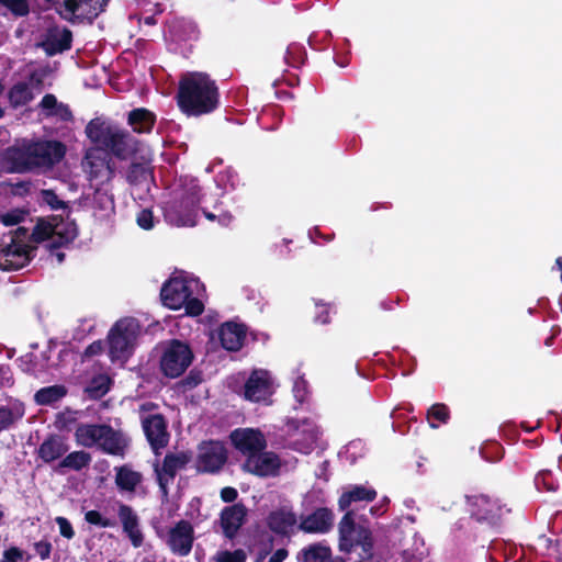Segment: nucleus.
<instances>
[{
  "label": "nucleus",
  "mask_w": 562,
  "mask_h": 562,
  "mask_svg": "<svg viewBox=\"0 0 562 562\" xmlns=\"http://www.w3.org/2000/svg\"><path fill=\"white\" fill-rule=\"evenodd\" d=\"M23 416L24 406L22 404L13 407L0 406V432L11 428Z\"/></svg>",
  "instance_id": "nucleus-37"
},
{
  "label": "nucleus",
  "mask_w": 562,
  "mask_h": 562,
  "mask_svg": "<svg viewBox=\"0 0 562 562\" xmlns=\"http://www.w3.org/2000/svg\"><path fill=\"white\" fill-rule=\"evenodd\" d=\"M201 187L196 179H186L175 198L167 202L164 214L167 222L176 226H195Z\"/></svg>",
  "instance_id": "nucleus-5"
},
{
  "label": "nucleus",
  "mask_w": 562,
  "mask_h": 562,
  "mask_svg": "<svg viewBox=\"0 0 562 562\" xmlns=\"http://www.w3.org/2000/svg\"><path fill=\"white\" fill-rule=\"evenodd\" d=\"M18 367L27 374H35L37 370L36 356L32 352H27L16 359Z\"/></svg>",
  "instance_id": "nucleus-50"
},
{
  "label": "nucleus",
  "mask_w": 562,
  "mask_h": 562,
  "mask_svg": "<svg viewBox=\"0 0 562 562\" xmlns=\"http://www.w3.org/2000/svg\"><path fill=\"white\" fill-rule=\"evenodd\" d=\"M86 134L94 148L120 160L128 159L138 150V142L128 131L99 117L87 124Z\"/></svg>",
  "instance_id": "nucleus-3"
},
{
  "label": "nucleus",
  "mask_w": 562,
  "mask_h": 562,
  "mask_svg": "<svg viewBox=\"0 0 562 562\" xmlns=\"http://www.w3.org/2000/svg\"><path fill=\"white\" fill-rule=\"evenodd\" d=\"M27 236H29V229L23 226H19L16 229L10 232V234L8 235V238H9V241L14 240L18 244H27L26 243Z\"/></svg>",
  "instance_id": "nucleus-58"
},
{
  "label": "nucleus",
  "mask_w": 562,
  "mask_h": 562,
  "mask_svg": "<svg viewBox=\"0 0 562 562\" xmlns=\"http://www.w3.org/2000/svg\"><path fill=\"white\" fill-rule=\"evenodd\" d=\"M108 3L109 0H64L56 11L63 20L71 24L81 23L86 19L92 23Z\"/></svg>",
  "instance_id": "nucleus-10"
},
{
  "label": "nucleus",
  "mask_w": 562,
  "mask_h": 562,
  "mask_svg": "<svg viewBox=\"0 0 562 562\" xmlns=\"http://www.w3.org/2000/svg\"><path fill=\"white\" fill-rule=\"evenodd\" d=\"M229 439L235 449L247 458L267 448L266 437L259 429L237 428L231 432Z\"/></svg>",
  "instance_id": "nucleus-15"
},
{
  "label": "nucleus",
  "mask_w": 562,
  "mask_h": 562,
  "mask_svg": "<svg viewBox=\"0 0 562 562\" xmlns=\"http://www.w3.org/2000/svg\"><path fill=\"white\" fill-rule=\"evenodd\" d=\"M26 212L20 209L11 210L0 216V221L5 226L18 225L23 222Z\"/></svg>",
  "instance_id": "nucleus-51"
},
{
  "label": "nucleus",
  "mask_w": 562,
  "mask_h": 562,
  "mask_svg": "<svg viewBox=\"0 0 562 562\" xmlns=\"http://www.w3.org/2000/svg\"><path fill=\"white\" fill-rule=\"evenodd\" d=\"M29 81H19L14 83L8 91V101L12 109H19L29 104L34 99L31 83L41 89L43 86V77L37 71H32Z\"/></svg>",
  "instance_id": "nucleus-23"
},
{
  "label": "nucleus",
  "mask_w": 562,
  "mask_h": 562,
  "mask_svg": "<svg viewBox=\"0 0 562 562\" xmlns=\"http://www.w3.org/2000/svg\"><path fill=\"white\" fill-rule=\"evenodd\" d=\"M46 116H55L63 122H70L74 119L72 112L68 104L59 102L56 109L52 112H46Z\"/></svg>",
  "instance_id": "nucleus-54"
},
{
  "label": "nucleus",
  "mask_w": 562,
  "mask_h": 562,
  "mask_svg": "<svg viewBox=\"0 0 562 562\" xmlns=\"http://www.w3.org/2000/svg\"><path fill=\"white\" fill-rule=\"evenodd\" d=\"M228 459L225 443L220 440H203L198 445L196 470L203 473L220 472Z\"/></svg>",
  "instance_id": "nucleus-11"
},
{
  "label": "nucleus",
  "mask_w": 562,
  "mask_h": 562,
  "mask_svg": "<svg viewBox=\"0 0 562 562\" xmlns=\"http://www.w3.org/2000/svg\"><path fill=\"white\" fill-rule=\"evenodd\" d=\"M117 515L124 533L134 548H139L144 542V535L139 528V518L133 508L126 504L119 505Z\"/></svg>",
  "instance_id": "nucleus-26"
},
{
  "label": "nucleus",
  "mask_w": 562,
  "mask_h": 562,
  "mask_svg": "<svg viewBox=\"0 0 562 562\" xmlns=\"http://www.w3.org/2000/svg\"><path fill=\"white\" fill-rule=\"evenodd\" d=\"M305 59L306 50L302 45L297 43H292L288 46L284 55V60L289 66L299 68L304 64Z\"/></svg>",
  "instance_id": "nucleus-39"
},
{
  "label": "nucleus",
  "mask_w": 562,
  "mask_h": 562,
  "mask_svg": "<svg viewBox=\"0 0 562 562\" xmlns=\"http://www.w3.org/2000/svg\"><path fill=\"white\" fill-rule=\"evenodd\" d=\"M301 562H346L341 557H334L331 549L321 542L312 543L300 551Z\"/></svg>",
  "instance_id": "nucleus-31"
},
{
  "label": "nucleus",
  "mask_w": 562,
  "mask_h": 562,
  "mask_svg": "<svg viewBox=\"0 0 562 562\" xmlns=\"http://www.w3.org/2000/svg\"><path fill=\"white\" fill-rule=\"evenodd\" d=\"M147 170L143 164L133 162L126 171V180L131 184H136L146 178Z\"/></svg>",
  "instance_id": "nucleus-48"
},
{
  "label": "nucleus",
  "mask_w": 562,
  "mask_h": 562,
  "mask_svg": "<svg viewBox=\"0 0 562 562\" xmlns=\"http://www.w3.org/2000/svg\"><path fill=\"white\" fill-rule=\"evenodd\" d=\"M140 330V325L133 317L119 319L108 335L109 355L114 360L130 357Z\"/></svg>",
  "instance_id": "nucleus-7"
},
{
  "label": "nucleus",
  "mask_w": 562,
  "mask_h": 562,
  "mask_svg": "<svg viewBox=\"0 0 562 562\" xmlns=\"http://www.w3.org/2000/svg\"><path fill=\"white\" fill-rule=\"evenodd\" d=\"M72 46V32L64 26L57 25L47 29L43 40L38 43L47 56H55L67 52Z\"/></svg>",
  "instance_id": "nucleus-22"
},
{
  "label": "nucleus",
  "mask_w": 562,
  "mask_h": 562,
  "mask_svg": "<svg viewBox=\"0 0 562 562\" xmlns=\"http://www.w3.org/2000/svg\"><path fill=\"white\" fill-rule=\"evenodd\" d=\"M186 314L190 316H200L204 311V304L198 297H194L193 294L188 297L186 304H183Z\"/></svg>",
  "instance_id": "nucleus-53"
},
{
  "label": "nucleus",
  "mask_w": 562,
  "mask_h": 562,
  "mask_svg": "<svg viewBox=\"0 0 562 562\" xmlns=\"http://www.w3.org/2000/svg\"><path fill=\"white\" fill-rule=\"evenodd\" d=\"M32 183L30 181H18L11 184V193L15 196H26L31 191Z\"/></svg>",
  "instance_id": "nucleus-57"
},
{
  "label": "nucleus",
  "mask_w": 562,
  "mask_h": 562,
  "mask_svg": "<svg viewBox=\"0 0 562 562\" xmlns=\"http://www.w3.org/2000/svg\"><path fill=\"white\" fill-rule=\"evenodd\" d=\"M111 384L112 379L108 374L100 373L92 376L85 392L88 394L89 398L100 400L110 391Z\"/></svg>",
  "instance_id": "nucleus-36"
},
{
  "label": "nucleus",
  "mask_w": 562,
  "mask_h": 562,
  "mask_svg": "<svg viewBox=\"0 0 562 562\" xmlns=\"http://www.w3.org/2000/svg\"><path fill=\"white\" fill-rule=\"evenodd\" d=\"M334 526V513L318 507L308 515H302L299 529L306 533H327Z\"/></svg>",
  "instance_id": "nucleus-24"
},
{
  "label": "nucleus",
  "mask_w": 562,
  "mask_h": 562,
  "mask_svg": "<svg viewBox=\"0 0 562 562\" xmlns=\"http://www.w3.org/2000/svg\"><path fill=\"white\" fill-rule=\"evenodd\" d=\"M247 554L243 549H236L234 551H220L216 557V562H246Z\"/></svg>",
  "instance_id": "nucleus-49"
},
{
  "label": "nucleus",
  "mask_w": 562,
  "mask_h": 562,
  "mask_svg": "<svg viewBox=\"0 0 562 562\" xmlns=\"http://www.w3.org/2000/svg\"><path fill=\"white\" fill-rule=\"evenodd\" d=\"M76 443L80 447H97L101 452L123 457L128 447V440L121 430L109 424H77L75 430Z\"/></svg>",
  "instance_id": "nucleus-4"
},
{
  "label": "nucleus",
  "mask_w": 562,
  "mask_h": 562,
  "mask_svg": "<svg viewBox=\"0 0 562 562\" xmlns=\"http://www.w3.org/2000/svg\"><path fill=\"white\" fill-rule=\"evenodd\" d=\"M136 223L142 229H153L155 226L153 211L150 209L140 210L136 215Z\"/></svg>",
  "instance_id": "nucleus-52"
},
{
  "label": "nucleus",
  "mask_w": 562,
  "mask_h": 562,
  "mask_svg": "<svg viewBox=\"0 0 562 562\" xmlns=\"http://www.w3.org/2000/svg\"><path fill=\"white\" fill-rule=\"evenodd\" d=\"M467 508L470 516L476 521L498 527L502 522L504 507L497 498L487 494L465 495Z\"/></svg>",
  "instance_id": "nucleus-9"
},
{
  "label": "nucleus",
  "mask_w": 562,
  "mask_h": 562,
  "mask_svg": "<svg viewBox=\"0 0 562 562\" xmlns=\"http://www.w3.org/2000/svg\"><path fill=\"white\" fill-rule=\"evenodd\" d=\"M316 313H315V322L322 325L328 324L330 322L329 308L325 304H316Z\"/></svg>",
  "instance_id": "nucleus-61"
},
{
  "label": "nucleus",
  "mask_w": 562,
  "mask_h": 562,
  "mask_svg": "<svg viewBox=\"0 0 562 562\" xmlns=\"http://www.w3.org/2000/svg\"><path fill=\"white\" fill-rule=\"evenodd\" d=\"M176 35L180 41H196L200 37L198 25L190 21H183L175 26Z\"/></svg>",
  "instance_id": "nucleus-40"
},
{
  "label": "nucleus",
  "mask_w": 562,
  "mask_h": 562,
  "mask_svg": "<svg viewBox=\"0 0 562 562\" xmlns=\"http://www.w3.org/2000/svg\"><path fill=\"white\" fill-rule=\"evenodd\" d=\"M248 509L243 503L225 506L218 518L223 536L233 541L247 520Z\"/></svg>",
  "instance_id": "nucleus-18"
},
{
  "label": "nucleus",
  "mask_w": 562,
  "mask_h": 562,
  "mask_svg": "<svg viewBox=\"0 0 562 562\" xmlns=\"http://www.w3.org/2000/svg\"><path fill=\"white\" fill-rule=\"evenodd\" d=\"M103 351V341L102 340H95L91 342L83 351L85 358H92L94 356L100 355Z\"/></svg>",
  "instance_id": "nucleus-62"
},
{
  "label": "nucleus",
  "mask_w": 562,
  "mask_h": 562,
  "mask_svg": "<svg viewBox=\"0 0 562 562\" xmlns=\"http://www.w3.org/2000/svg\"><path fill=\"white\" fill-rule=\"evenodd\" d=\"M142 474L132 470L127 465L116 468L115 483L122 491H135L136 486L142 482Z\"/></svg>",
  "instance_id": "nucleus-33"
},
{
  "label": "nucleus",
  "mask_w": 562,
  "mask_h": 562,
  "mask_svg": "<svg viewBox=\"0 0 562 562\" xmlns=\"http://www.w3.org/2000/svg\"><path fill=\"white\" fill-rule=\"evenodd\" d=\"M280 458L274 452L261 451L246 458L243 470L260 477L276 476L279 473Z\"/></svg>",
  "instance_id": "nucleus-21"
},
{
  "label": "nucleus",
  "mask_w": 562,
  "mask_h": 562,
  "mask_svg": "<svg viewBox=\"0 0 562 562\" xmlns=\"http://www.w3.org/2000/svg\"><path fill=\"white\" fill-rule=\"evenodd\" d=\"M427 418L432 428H437L439 425L435 424L434 420H437L439 424L448 423L450 418V411L446 404L437 403L434 404L427 412Z\"/></svg>",
  "instance_id": "nucleus-41"
},
{
  "label": "nucleus",
  "mask_w": 562,
  "mask_h": 562,
  "mask_svg": "<svg viewBox=\"0 0 562 562\" xmlns=\"http://www.w3.org/2000/svg\"><path fill=\"white\" fill-rule=\"evenodd\" d=\"M41 196L43 202L47 204L52 210L68 209L67 203L60 200L56 192L52 189H43L41 191Z\"/></svg>",
  "instance_id": "nucleus-47"
},
{
  "label": "nucleus",
  "mask_w": 562,
  "mask_h": 562,
  "mask_svg": "<svg viewBox=\"0 0 562 562\" xmlns=\"http://www.w3.org/2000/svg\"><path fill=\"white\" fill-rule=\"evenodd\" d=\"M76 412L66 409L56 415L55 426L60 431H70L71 426L77 424Z\"/></svg>",
  "instance_id": "nucleus-44"
},
{
  "label": "nucleus",
  "mask_w": 562,
  "mask_h": 562,
  "mask_svg": "<svg viewBox=\"0 0 562 562\" xmlns=\"http://www.w3.org/2000/svg\"><path fill=\"white\" fill-rule=\"evenodd\" d=\"M34 549L42 560L50 557L53 546L48 540H41L34 543Z\"/></svg>",
  "instance_id": "nucleus-56"
},
{
  "label": "nucleus",
  "mask_w": 562,
  "mask_h": 562,
  "mask_svg": "<svg viewBox=\"0 0 562 562\" xmlns=\"http://www.w3.org/2000/svg\"><path fill=\"white\" fill-rule=\"evenodd\" d=\"M142 426L147 441L156 453L168 446L170 435L162 414L148 415L143 418Z\"/></svg>",
  "instance_id": "nucleus-20"
},
{
  "label": "nucleus",
  "mask_w": 562,
  "mask_h": 562,
  "mask_svg": "<svg viewBox=\"0 0 562 562\" xmlns=\"http://www.w3.org/2000/svg\"><path fill=\"white\" fill-rule=\"evenodd\" d=\"M53 240L48 243V249L56 250L68 247L78 236V227L75 221H65L61 216H53Z\"/></svg>",
  "instance_id": "nucleus-27"
},
{
  "label": "nucleus",
  "mask_w": 562,
  "mask_h": 562,
  "mask_svg": "<svg viewBox=\"0 0 562 562\" xmlns=\"http://www.w3.org/2000/svg\"><path fill=\"white\" fill-rule=\"evenodd\" d=\"M221 498L225 503H234L238 497V492L235 487L226 486L221 490Z\"/></svg>",
  "instance_id": "nucleus-64"
},
{
  "label": "nucleus",
  "mask_w": 562,
  "mask_h": 562,
  "mask_svg": "<svg viewBox=\"0 0 562 562\" xmlns=\"http://www.w3.org/2000/svg\"><path fill=\"white\" fill-rule=\"evenodd\" d=\"M194 539L192 524L189 520L181 519L169 529L167 546L175 555L187 557L192 550Z\"/></svg>",
  "instance_id": "nucleus-17"
},
{
  "label": "nucleus",
  "mask_w": 562,
  "mask_h": 562,
  "mask_svg": "<svg viewBox=\"0 0 562 562\" xmlns=\"http://www.w3.org/2000/svg\"><path fill=\"white\" fill-rule=\"evenodd\" d=\"M193 453L191 451H180L177 453L168 452L160 469H156L158 484L161 490L166 491L167 485L172 482L178 473L186 469L192 461Z\"/></svg>",
  "instance_id": "nucleus-19"
},
{
  "label": "nucleus",
  "mask_w": 562,
  "mask_h": 562,
  "mask_svg": "<svg viewBox=\"0 0 562 562\" xmlns=\"http://www.w3.org/2000/svg\"><path fill=\"white\" fill-rule=\"evenodd\" d=\"M55 521L58 525L59 532L64 538L70 540L75 537V530L72 528V525L67 518L58 516L55 518Z\"/></svg>",
  "instance_id": "nucleus-55"
},
{
  "label": "nucleus",
  "mask_w": 562,
  "mask_h": 562,
  "mask_svg": "<svg viewBox=\"0 0 562 562\" xmlns=\"http://www.w3.org/2000/svg\"><path fill=\"white\" fill-rule=\"evenodd\" d=\"M85 520L90 525L99 526L102 528H109V527L116 526L115 520L103 517L101 515V513L95 509L88 510L85 514Z\"/></svg>",
  "instance_id": "nucleus-46"
},
{
  "label": "nucleus",
  "mask_w": 562,
  "mask_h": 562,
  "mask_svg": "<svg viewBox=\"0 0 562 562\" xmlns=\"http://www.w3.org/2000/svg\"><path fill=\"white\" fill-rule=\"evenodd\" d=\"M246 338L244 325L234 322H226L218 329V339L222 347L227 351H238Z\"/></svg>",
  "instance_id": "nucleus-28"
},
{
  "label": "nucleus",
  "mask_w": 562,
  "mask_h": 562,
  "mask_svg": "<svg viewBox=\"0 0 562 562\" xmlns=\"http://www.w3.org/2000/svg\"><path fill=\"white\" fill-rule=\"evenodd\" d=\"M58 104L57 98L52 93H47L42 98L38 105L46 113L54 111Z\"/></svg>",
  "instance_id": "nucleus-59"
},
{
  "label": "nucleus",
  "mask_w": 562,
  "mask_h": 562,
  "mask_svg": "<svg viewBox=\"0 0 562 562\" xmlns=\"http://www.w3.org/2000/svg\"><path fill=\"white\" fill-rule=\"evenodd\" d=\"M535 483L538 488H543L548 492H553L558 488V482L549 470L540 471L536 475Z\"/></svg>",
  "instance_id": "nucleus-45"
},
{
  "label": "nucleus",
  "mask_w": 562,
  "mask_h": 562,
  "mask_svg": "<svg viewBox=\"0 0 562 562\" xmlns=\"http://www.w3.org/2000/svg\"><path fill=\"white\" fill-rule=\"evenodd\" d=\"M155 123L156 114L146 108L133 109L127 114V124L137 134H149Z\"/></svg>",
  "instance_id": "nucleus-30"
},
{
  "label": "nucleus",
  "mask_w": 562,
  "mask_h": 562,
  "mask_svg": "<svg viewBox=\"0 0 562 562\" xmlns=\"http://www.w3.org/2000/svg\"><path fill=\"white\" fill-rule=\"evenodd\" d=\"M176 100L187 116L210 114L220 104L218 87L206 72H188L179 80Z\"/></svg>",
  "instance_id": "nucleus-2"
},
{
  "label": "nucleus",
  "mask_w": 562,
  "mask_h": 562,
  "mask_svg": "<svg viewBox=\"0 0 562 562\" xmlns=\"http://www.w3.org/2000/svg\"><path fill=\"white\" fill-rule=\"evenodd\" d=\"M295 524L296 516L291 510H273L267 517V525L269 529L277 535H286Z\"/></svg>",
  "instance_id": "nucleus-32"
},
{
  "label": "nucleus",
  "mask_w": 562,
  "mask_h": 562,
  "mask_svg": "<svg viewBox=\"0 0 562 562\" xmlns=\"http://www.w3.org/2000/svg\"><path fill=\"white\" fill-rule=\"evenodd\" d=\"M67 387L63 384H55L40 389L34 400L38 405H52L67 395Z\"/></svg>",
  "instance_id": "nucleus-34"
},
{
  "label": "nucleus",
  "mask_w": 562,
  "mask_h": 562,
  "mask_svg": "<svg viewBox=\"0 0 562 562\" xmlns=\"http://www.w3.org/2000/svg\"><path fill=\"white\" fill-rule=\"evenodd\" d=\"M193 358V351L189 344L179 339H170L162 346L159 361L160 371L167 378H179L192 363Z\"/></svg>",
  "instance_id": "nucleus-8"
},
{
  "label": "nucleus",
  "mask_w": 562,
  "mask_h": 562,
  "mask_svg": "<svg viewBox=\"0 0 562 562\" xmlns=\"http://www.w3.org/2000/svg\"><path fill=\"white\" fill-rule=\"evenodd\" d=\"M69 450L67 439L60 435L50 434L36 450L37 458L44 463L49 464L61 459Z\"/></svg>",
  "instance_id": "nucleus-25"
},
{
  "label": "nucleus",
  "mask_w": 562,
  "mask_h": 562,
  "mask_svg": "<svg viewBox=\"0 0 562 562\" xmlns=\"http://www.w3.org/2000/svg\"><path fill=\"white\" fill-rule=\"evenodd\" d=\"M193 294L190 282L181 277L167 280L160 290L162 304L170 310H180L190 295Z\"/></svg>",
  "instance_id": "nucleus-16"
},
{
  "label": "nucleus",
  "mask_w": 562,
  "mask_h": 562,
  "mask_svg": "<svg viewBox=\"0 0 562 562\" xmlns=\"http://www.w3.org/2000/svg\"><path fill=\"white\" fill-rule=\"evenodd\" d=\"M36 251V246L3 240L0 247V270L15 271L26 267L35 258Z\"/></svg>",
  "instance_id": "nucleus-12"
},
{
  "label": "nucleus",
  "mask_w": 562,
  "mask_h": 562,
  "mask_svg": "<svg viewBox=\"0 0 562 562\" xmlns=\"http://www.w3.org/2000/svg\"><path fill=\"white\" fill-rule=\"evenodd\" d=\"M66 145L56 139H23L9 146L1 155L2 169L8 173H27L42 167H53L66 156Z\"/></svg>",
  "instance_id": "nucleus-1"
},
{
  "label": "nucleus",
  "mask_w": 562,
  "mask_h": 562,
  "mask_svg": "<svg viewBox=\"0 0 562 562\" xmlns=\"http://www.w3.org/2000/svg\"><path fill=\"white\" fill-rule=\"evenodd\" d=\"M23 558V551L18 547H11L3 552L1 562H18Z\"/></svg>",
  "instance_id": "nucleus-60"
},
{
  "label": "nucleus",
  "mask_w": 562,
  "mask_h": 562,
  "mask_svg": "<svg viewBox=\"0 0 562 562\" xmlns=\"http://www.w3.org/2000/svg\"><path fill=\"white\" fill-rule=\"evenodd\" d=\"M54 233V221H46L38 218L31 235L30 239L34 243H43L46 240H53Z\"/></svg>",
  "instance_id": "nucleus-38"
},
{
  "label": "nucleus",
  "mask_w": 562,
  "mask_h": 562,
  "mask_svg": "<svg viewBox=\"0 0 562 562\" xmlns=\"http://www.w3.org/2000/svg\"><path fill=\"white\" fill-rule=\"evenodd\" d=\"M273 394L271 374L265 369H255L244 384L243 396L246 401L268 404Z\"/></svg>",
  "instance_id": "nucleus-13"
},
{
  "label": "nucleus",
  "mask_w": 562,
  "mask_h": 562,
  "mask_svg": "<svg viewBox=\"0 0 562 562\" xmlns=\"http://www.w3.org/2000/svg\"><path fill=\"white\" fill-rule=\"evenodd\" d=\"M0 3L15 18H24L30 13L29 0H0Z\"/></svg>",
  "instance_id": "nucleus-42"
},
{
  "label": "nucleus",
  "mask_w": 562,
  "mask_h": 562,
  "mask_svg": "<svg viewBox=\"0 0 562 562\" xmlns=\"http://www.w3.org/2000/svg\"><path fill=\"white\" fill-rule=\"evenodd\" d=\"M93 206L100 211H113L114 210V199L113 195L109 194L106 191H102L101 189H97L93 194Z\"/></svg>",
  "instance_id": "nucleus-43"
},
{
  "label": "nucleus",
  "mask_w": 562,
  "mask_h": 562,
  "mask_svg": "<svg viewBox=\"0 0 562 562\" xmlns=\"http://www.w3.org/2000/svg\"><path fill=\"white\" fill-rule=\"evenodd\" d=\"M83 164L90 180L99 183L110 182L115 176L114 162L110 155L102 153L100 148H90L86 151Z\"/></svg>",
  "instance_id": "nucleus-14"
},
{
  "label": "nucleus",
  "mask_w": 562,
  "mask_h": 562,
  "mask_svg": "<svg viewBox=\"0 0 562 562\" xmlns=\"http://www.w3.org/2000/svg\"><path fill=\"white\" fill-rule=\"evenodd\" d=\"M364 522H356L355 512L347 510L338 525L339 548L341 551L350 552L360 547L361 558L368 560L373 557V537L368 521Z\"/></svg>",
  "instance_id": "nucleus-6"
},
{
  "label": "nucleus",
  "mask_w": 562,
  "mask_h": 562,
  "mask_svg": "<svg viewBox=\"0 0 562 562\" xmlns=\"http://www.w3.org/2000/svg\"><path fill=\"white\" fill-rule=\"evenodd\" d=\"M91 454L83 450H76L66 454L58 463V469L81 471L91 463Z\"/></svg>",
  "instance_id": "nucleus-35"
},
{
  "label": "nucleus",
  "mask_w": 562,
  "mask_h": 562,
  "mask_svg": "<svg viewBox=\"0 0 562 562\" xmlns=\"http://www.w3.org/2000/svg\"><path fill=\"white\" fill-rule=\"evenodd\" d=\"M376 497V491L373 487L366 485H351L349 490L345 491L339 499L338 507L341 512L350 507L352 503L357 502H373Z\"/></svg>",
  "instance_id": "nucleus-29"
},
{
  "label": "nucleus",
  "mask_w": 562,
  "mask_h": 562,
  "mask_svg": "<svg viewBox=\"0 0 562 562\" xmlns=\"http://www.w3.org/2000/svg\"><path fill=\"white\" fill-rule=\"evenodd\" d=\"M310 425H311V423L308 422V419L300 420V419H295V418H290L285 423L288 432L290 435H294L295 432H297L300 430L301 426H310Z\"/></svg>",
  "instance_id": "nucleus-63"
}]
</instances>
